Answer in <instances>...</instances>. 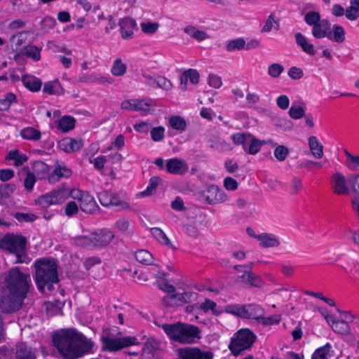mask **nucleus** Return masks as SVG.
I'll return each instance as SVG.
<instances>
[{
    "label": "nucleus",
    "mask_w": 359,
    "mask_h": 359,
    "mask_svg": "<svg viewBox=\"0 0 359 359\" xmlns=\"http://www.w3.org/2000/svg\"><path fill=\"white\" fill-rule=\"evenodd\" d=\"M14 217L20 222H32L37 219L34 214L24 212H15Z\"/></svg>",
    "instance_id": "052dcab7"
},
{
    "label": "nucleus",
    "mask_w": 359,
    "mask_h": 359,
    "mask_svg": "<svg viewBox=\"0 0 359 359\" xmlns=\"http://www.w3.org/2000/svg\"><path fill=\"white\" fill-rule=\"evenodd\" d=\"M165 128L163 126L154 127L151 130V137L154 142L161 141L164 138Z\"/></svg>",
    "instance_id": "e2e57ef3"
},
{
    "label": "nucleus",
    "mask_w": 359,
    "mask_h": 359,
    "mask_svg": "<svg viewBox=\"0 0 359 359\" xmlns=\"http://www.w3.org/2000/svg\"><path fill=\"white\" fill-rule=\"evenodd\" d=\"M16 96L13 93H7L6 97L0 98V111H6L9 109L12 102H15Z\"/></svg>",
    "instance_id": "864d4df0"
},
{
    "label": "nucleus",
    "mask_w": 359,
    "mask_h": 359,
    "mask_svg": "<svg viewBox=\"0 0 359 359\" xmlns=\"http://www.w3.org/2000/svg\"><path fill=\"white\" fill-rule=\"evenodd\" d=\"M165 273L161 271H158V273L156 274V277L159 278V280L157 281L158 286L159 289L161 290H163L165 292H169V293H173L175 291V287L170 284L165 278Z\"/></svg>",
    "instance_id": "ea45409f"
},
{
    "label": "nucleus",
    "mask_w": 359,
    "mask_h": 359,
    "mask_svg": "<svg viewBox=\"0 0 359 359\" xmlns=\"http://www.w3.org/2000/svg\"><path fill=\"white\" fill-rule=\"evenodd\" d=\"M93 235L95 248L107 246L114 238L113 231L108 229H102L93 232Z\"/></svg>",
    "instance_id": "dca6fc26"
},
{
    "label": "nucleus",
    "mask_w": 359,
    "mask_h": 359,
    "mask_svg": "<svg viewBox=\"0 0 359 359\" xmlns=\"http://www.w3.org/2000/svg\"><path fill=\"white\" fill-rule=\"evenodd\" d=\"M20 135L24 139L36 141L41 138V133L34 128L27 127L20 131Z\"/></svg>",
    "instance_id": "a19ab883"
},
{
    "label": "nucleus",
    "mask_w": 359,
    "mask_h": 359,
    "mask_svg": "<svg viewBox=\"0 0 359 359\" xmlns=\"http://www.w3.org/2000/svg\"><path fill=\"white\" fill-rule=\"evenodd\" d=\"M289 115L294 119H299L304 116L305 111L303 107L295 106L294 104L289 109Z\"/></svg>",
    "instance_id": "338daca9"
},
{
    "label": "nucleus",
    "mask_w": 359,
    "mask_h": 359,
    "mask_svg": "<svg viewBox=\"0 0 359 359\" xmlns=\"http://www.w3.org/2000/svg\"><path fill=\"white\" fill-rule=\"evenodd\" d=\"M27 32H21L17 34L13 35L10 41L12 43L13 49L14 51H21L25 49V46L27 39Z\"/></svg>",
    "instance_id": "5701e85b"
},
{
    "label": "nucleus",
    "mask_w": 359,
    "mask_h": 359,
    "mask_svg": "<svg viewBox=\"0 0 359 359\" xmlns=\"http://www.w3.org/2000/svg\"><path fill=\"white\" fill-rule=\"evenodd\" d=\"M202 198L210 205H214L224 202L227 196L218 186L211 184L201 192Z\"/></svg>",
    "instance_id": "9b49d317"
},
{
    "label": "nucleus",
    "mask_w": 359,
    "mask_h": 359,
    "mask_svg": "<svg viewBox=\"0 0 359 359\" xmlns=\"http://www.w3.org/2000/svg\"><path fill=\"white\" fill-rule=\"evenodd\" d=\"M256 336L249 329H241L236 332L229 344V348L235 356L250 349L255 341Z\"/></svg>",
    "instance_id": "423d86ee"
},
{
    "label": "nucleus",
    "mask_w": 359,
    "mask_h": 359,
    "mask_svg": "<svg viewBox=\"0 0 359 359\" xmlns=\"http://www.w3.org/2000/svg\"><path fill=\"white\" fill-rule=\"evenodd\" d=\"M320 20H322L320 19V15L316 11H309L304 15V21L309 26L313 27L320 22Z\"/></svg>",
    "instance_id": "3c124183"
},
{
    "label": "nucleus",
    "mask_w": 359,
    "mask_h": 359,
    "mask_svg": "<svg viewBox=\"0 0 359 359\" xmlns=\"http://www.w3.org/2000/svg\"><path fill=\"white\" fill-rule=\"evenodd\" d=\"M228 312L240 318L255 319L258 323L262 316H264L263 309L257 304H250L243 306L235 305L228 307Z\"/></svg>",
    "instance_id": "9d476101"
},
{
    "label": "nucleus",
    "mask_w": 359,
    "mask_h": 359,
    "mask_svg": "<svg viewBox=\"0 0 359 359\" xmlns=\"http://www.w3.org/2000/svg\"><path fill=\"white\" fill-rule=\"evenodd\" d=\"M79 201L81 210L86 213L93 214L99 210V206L94 198L87 193L81 195Z\"/></svg>",
    "instance_id": "a211bd4d"
},
{
    "label": "nucleus",
    "mask_w": 359,
    "mask_h": 359,
    "mask_svg": "<svg viewBox=\"0 0 359 359\" xmlns=\"http://www.w3.org/2000/svg\"><path fill=\"white\" fill-rule=\"evenodd\" d=\"M69 196V189L62 187L39 196L35 200V203L46 209L50 205L62 203Z\"/></svg>",
    "instance_id": "1a4fd4ad"
},
{
    "label": "nucleus",
    "mask_w": 359,
    "mask_h": 359,
    "mask_svg": "<svg viewBox=\"0 0 359 359\" xmlns=\"http://www.w3.org/2000/svg\"><path fill=\"white\" fill-rule=\"evenodd\" d=\"M344 154L346 157V167L353 171L359 170V156L351 154L347 149H344Z\"/></svg>",
    "instance_id": "4c0bfd02"
},
{
    "label": "nucleus",
    "mask_w": 359,
    "mask_h": 359,
    "mask_svg": "<svg viewBox=\"0 0 359 359\" xmlns=\"http://www.w3.org/2000/svg\"><path fill=\"white\" fill-rule=\"evenodd\" d=\"M259 241V245L264 248H277L280 245L279 238L272 233H262L255 236Z\"/></svg>",
    "instance_id": "aec40b11"
},
{
    "label": "nucleus",
    "mask_w": 359,
    "mask_h": 359,
    "mask_svg": "<svg viewBox=\"0 0 359 359\" xmlns=\"http://www.w3.org/2000/svg\"><path fill=\"white\" fill-rule=\"evenodd\" d=\"M100 340L102 343V350L110 352L117 351L137 344V338L135 337H114L107 330L103 332Z\"/></svg>",
    "instance_id": "6e6552de"
},
{
    "label": "nucleus",
    "mask_w": 359,
    "mask_h": 359,
    "mask_svg": "<svg viewBox=\"0 0 359 359\" xmlns=\"http://www.w3.org/2000/svg\"><path fill=\"white\" fill-rule=\"evenodd\" d=\"M118 25L121 27V36L124 39H130L133 35V30L136 22L130 18H125L119 20Z\"/></svg>",
    "instance_id": "4be33fe9"
},
{
    "label": "nucleus",
    "mask_w": 359,
    "mask_h": 359,
    "mask_svg": "<svg viewBox=\"0 0 359 359\" xmlns=\"http://www.w3.org/2000/svg\"><path fill=\"white\" fill-rule=\"evenodd\" d=\"M170 126L175 130L183 131L186 129L185 120L180 116H171L169 119Z\"/></svg>",
    "instance_id": "49530a36"
},
{
    "label": "nucleus",
    "mask_w": 359,
    "mask_h": 359,
    "mask_svg": "<svg viewBox=\"0 0 359 359\" xmlns=\"http://www.w3.org/2000/svg\"><path fill=\"white\" fill-rule=\"evenodd\" d=\"M161 178L157 176H154L151 177L149 180V184L146 190L141 192V195L143 196H149L152 194V192L156 189L159 182H161Z\"/></svg>",
    "instance_id": "6e6d98bb"
},
{
    "label": "nucleus",
    "mask_w": 359,
    "mask_h": 359,
    "mask_svg": "<svg viewBox=\"0 0 359 359\" xmlns=\"http://www.w3.org/2000/svg\"><path fill=\"white\" fill-rule=\"evenodd\" d=\"M151 233L153 236L161 244L166 245L170 249H176L172 244L165 233L159 228L155 227L151 229Z\"/></svg>",
    "instance_id": "7c9ffc66"
},
{
    "label": "nucleus",
    "mask_w": 359,
    "mask_h": 359,
    "mask_svg": "<svg viewBox=\"0 0 359 359\" xmlns=\"http://www.w3.org/2000/svg\"><path fill=\"white\" fill-rule=\"evenodd\" d=\"M27 239L21 235L7 233L0 241V248L16 256V263L26 262Z\"/></svg>",
    "instance_id": "39448f33"
},
{
    "label": "nucleus",
    "mask_w": 359,
    "mask_h": 359,
    "mask_svg": "<svg viewBox=\"0 0 359 359\" xmlns=\"http://www.w3.org/2000/svg\"><path fill=\"white\" fill-rule=\"evenodd\" d=\"M283 71V66L278 63H273L268 67V74L273 78L279 77Z\"/></svg>",
    "instance_id": "0e129e2a"
},
{
    "label": "nucleus",
    "mask_w": 359,
    "mask_h": 359,
    "mask_svg": "<svg viewBox=\"0 0 359 359\" xmlns=\"http://www.w3.org/2000/svg\"><path fill=\"white\" fill-rule=\"evenodd\" d=\"M160 349V342L158 341L154 338L148 339L142 348V359H154Z\"/></svg>",
    "instance_id": "6ab92c4d"
},
{
    "label": "nucleus",
    "mask_w": 359,
    "mask_h": 359,
    "mask_svg": "<svg viewBox=\"0 0 359 359\" xmlns=\"http://www.w3.org/2000/svg\"><path fill=\"white\" fill-rule=\"evenodd\" d=\"M35 281L39 291L45 292L53 289L59 281L57 266L53 259L40 258L34 262Z\"/></svg>",
    "instance_id": "f03ea898"
},
{
    "label": "nucleus",
    "mask_w": 359,
    "mask_h": 359,
    "mask_svg": "<svg viewBox=\"0 0 359 359\" xmlns=\"http://www.w3.org/2000/svg\"><path fill=\"white\" fill-rule=\"evenodd\" d=\"M26 297L10 293L7 299L2 300L1 307L6 313L16 312L22 307L23 301Z\"/></svg>",
    "instance_id": "ddd939ff"
},
{
    "label": "nucleus",
    "mask_w": 359,
    "mask_h": 359,
    "mask_svg": "<svg viewBox=\"0 0 359 359\" xmlns=\"http://www.w3.org/2000/svg\"><path fill=\"white\" fill-rule=\"evenodd\" d=\"M6 283L11 294L24 297H27L32 286L30 276L21 272L17 268L9 271Z\"/></svg>",
    "instance_id": "20e7f679"
},
{
    "label": "nucleus",
    "mask_w": 359,
    "mask_h": 359,
    "mask_svg": "<svg viewBox=\"0 0 359 359\" xmlns=\"http://www.w3.org/2000/svg\"><path fill=\"white\" fill-rule=\"evenodd\" d=\"M53 343L65 359H76L91 351L93 343L74 329L62 330L53 337Z\"/></svg>",
    "instance_id": "f257e3e1"
},
{
    "label": "nucleus",
    "mask_w": 359,
    "mask_h": 359,
    "mask_svg": "<svg viewBox=\"0 0 359 359\" xmlns=\"http://www.w3.org/2000/svg\"><path fill=\"white\" fill-rule=\"evenodd\" d=\"M175 298H177L178 306H182L190 301V299L195 295L192 292H185L183 293H176Z\"/></svg>",
    "instance_id": "680f3d73"
},
{
    "label": "nucleus",
    "mask_w": 359,
    "mask_h": 359,
    "mask_svg": "<svg viewBox=\"0 0 359 359\" xmlns=\"http://www.w3.org/2000/svg\"><path fill=\"white\" fill-rule=\"evenodd\" d=\"M245 41L243 38H238L230 41L226 46V49L229 52L241 50L245 48Z\"/></svg>",
    "instance_id": "09e8293b"
},
{
    "label": "nucleus",
    "mask_w": 359,
    "mask_h": 359,
    "mask_svg": "<svg viewBox=\"0 0 359 359\" xmlns=\"http://www.w3.org/2000/svg\"><path fill=\"white\" fill-rule=\"evenodd\" d=\"M140 27L142 28V32L146 34H154L159 27V24L158 22H142L140 24Z\"/></svg>",
    "instance_id": "4d7b16f0"
},
{
    "label": "nucleus",
    "mask_w": 359,
    "mask_h": 359,
    "mask_svg": "<svg viewBox=\"0 0 359 359\" xmlns=\"http://www.w3.org/2000/svg\"><path fill=\"white\" fill-rule=\"evenodd\" d=\"M145 78L149 79L150 80H153L154 83L157 84V86L165 90H169L172 88L171 82L163 76H158L156 79H153L149 76L144 75Z\"/></svg>",
    "instance_id": "bf43d9fd"
},
{
    "label": "nucleus",
    "mask_w": 359,
    "mask_h": 359,
    "mask_svg": "<svg viewBox=\"0 0 359 359\" xmlns=\"http://www.w3.org/2000/svg\"><path fill=\"white\" fill-rule=\"evenodd\" d=\"M111 72L114 76H121L126 72V65L120 58H118L114 62Z\"/></svg>",
    "instance_id": "8fccbe9b"
},
{
    "label": "nucleus",
    "mask_w": 359,
    "mask_h": 359,
    "mask_svg": "<svg viewBox=\"0 0 359 359\" xmlns=\"http://www.w3.org/2000/svg\"><path fill=\"white\" fill-rule=\"evenodd\" d=\"M43 91L49 95H62L65 93V90L58 80L46 83Z\"/></svg>",
    "instance_id": "c85d7f7f"
},
{
    "label": "nucleus",
    "mask_w": 359,
    "mask_h": 359,
    "mask_svg": "<svg viewBox=\"0 0 359 359\" xmlns=\"http://www.w3.org/2000/svg\"><path fill=\"white\" fill-rule=\"evenodd\" d=\"M295 39L297 45L302 48V49L311 55H314L316 52L313 48V46L307 41L306 38L300 32L295 34Z\"/></svg>",
    "instance_id": "c756f323"
},
{
    "label": "nucleus",
    "mask_w": 359,
    "mask_h": 359,
    "mask_svg": "<svg viewBox=\"0 0 359 359\" xmlns=\"http://www.w3.org/2000/svg\"><path fill=\"white\" fill-rule=\"evenodd\" d=\"M41 48H39L34 45L27 46L25 49L20 52L21 54L32 58L34 61L41 60Z\"/></svg>",
    "instance_id": "58836bf2"
},
{
    "label": "nucleus",
    "mask_w": 359,
    "mask_h": 359,
    "mask_svg": "<svg viewBox=\"0 0 359 359\" xmlns=\"http://www.w3.org/2000/svg\"><path fill=\"white\" fill-rule=\"evenodd\" d=\"M210 147L221 151L232 150V147L229 142L219 138L217 139L215 141H212Z\"/></svg>",
    "instance_id": "603ef678"
},
{
    "label": "nucleus",
    "mask_w": 359,
    "mask_h": 359,
    "mask_svg": "<svg viewBox=\"0 0 359 359\" xmlns=\"http://www.w3.org/2000/svg\"><path fill=\"white\" fill-rule=\"evenodd\" d=\"M280 320L281 316L279 314H275L266 318L264 317V316H262L259 323L264 326H269L278 324Z\"/></svg>",
    "instance_id": "5fc2aeb1"
},
{
    "label": "nucleus",
    "mask_w": 359,
    "mask_h": 359,
    "mask_svg": "<svg viewBox=\"0 0 359 359\" xmlns=\"http://www.w3.org/2000/svg\"><path fill=\"white\" fill-rule=\"evenodd\" d=\"M33 170L40 178H43L48 173L50 167L41 161H36L34 163Z\"/></svg>",
    "instance_id": "de8ad7c7"
},
{
    "label": "nucleus",
    "mask_w": 359,
    "mask_h": 359,
    "mask_svg": "<svg viewBox=\"0 0 359 359\" xmlns=\"http://www.w3.org/2000/svg\"><path fill=\"white\" fill-rule=\"evenodd\" d=\"M83 146L82 140H76L70 137L62 139L59 142L60 148L65 152H74L81 149Z\"/></svg>",
    "instance_id": "412c9836"
},
{
    "label": "nucleus",
    "mask_w": 359,
    "mask_h": 359,
    "mask_svg": "<svg viewBox=\"0 0 359 359\" xmlns=\"http://www.w3.org/2000/svg\"><path fill=\"white\" fill-rule=\"evenodd\" d=\"M332 189L334 194L347 195L349 193L348 180L341 172H335L331 177Z\"/></svg>",
    "instance_id": "4468645a"
},
{
    "label": "nucleus",
    "mask_w": 359,
    "mask_h": 359,
    "mask_svg": "<svg viewBox=\"0 0 359 359\" xmlns=\"http://www.w3.org/2000/svg\"><path fill=\"white\" fill-rule=\"evenodd\" d=\"M334 41L341 43L345 41V31L342 26L334 25L332 32V39Z\"/></svg>",
    "instance_id": "a18cd8bd"
},
{
    "label": "nucleus",
    "mask_w": 359,
    "mask_h": 359,
    "mask_svg": "<svg viewBox=\"0 0 359 359\" xmlns=\"http://www.w3.org/2000/svg\"><path fill=\"white\" fill-rule=\"evenodd\" d=\"M333 357L334 350L329 343L318 348L312 355V359H331Z\"/></svg>",
    "instance_id": "bb28decb"
},
{
    "label": "nucleus",
    "mask_w": 359,
    "mask_h": 359,
    "mask_svg": "<svg viewBox=\"0 0 359 359\" xmlns=\"http://www.w3.org/2000/svg\"><path fill=\"white\" fill-rule=\"evenodd\" d=\"M161 327L170 339L181 344H193L196 339H201V330L194 325L178 322L165 323Z\"/></svg>",
    "instance_id": "7ed1b4c3"
},
{
    "label": "nucleus",
    "mask_w": 359,
    "mask_h": 359,
    "mask_svg": "<svg viewBox=\"0 0 359 359\" xmlns=\"http://www.w3.org/2000/svg\"><path fill=\"white\" fill-rule=\"evenodd\" d=\"M238 278L243 283L252 286L260 287L262 285L261 278L251 272H244V273Z\"/></svg>",
    "instance_id": "c9c22d12"
},
{
    "label": "nucleus",
    "mask_w": 359,
    "mask_h": 359,
    "mask_svg": "<svg viewBox=\"0 0 359 359\" xmlns=\"http://www.w3.org/2000/svg\"><path fill=\"white\" fill-rule=\"evenodd\" d=\"M36 182V177L34 173L28 172L24 181V186L27 191H32Z\"/></svg>",
    "instance_id": "774afa93"
},
{
    "label": "nucleus",
    "mask_w": 359,
    "mask_h": 359,
    "mask_svg": "<svg viewBox=\"0 0 359 359\" xmlns=\"http://www.w3.org/2000/svg\"><path fill=\"white\" fill-rule=\"evenodd\" d=\"M77 245L90 249L95 248L93 232L88 235L79 236L75 239Z\"/></svg>",
    "instance_id": "72a5a7b5"
},
{
    "label": "nucleus",
    "mask_w": 359,
    "mask_h": 359,
    "mask_svg": "<svg viewBox=\"0 0 359 359\" xmlns=\"http://www.w3.org/2000/svg\"><path fill=\"white\" fill-rule=\"evenodd\" d=\"M309 147L312 155L317 158H321L323 156V145L321 144L316 136H310L309 137Z\"/></svg>",
    "instance_id": "a878e982"
},
{
    "label": "nucleus",
    "mask_w": 359,
    "mask_h": 359,
    "mask_svg": "<svg viewBox=\"0 0 359 359\" xmlns=\"http://www.w3.org/2000/svg\"><path fill=\"white\" fill-rule=\"evenodd\" d=\"M289 154V149L283 145H278L274 150V156L279 161H283Z\"/></svg>",
    "instance_id": "13d9d810"
},
{
    "label": "nucleus",
    "mask_w": 359,
    "mask_h": 359,
    "mask_svg": "<svg viewBox=\"0 0 359 359\" xmlns=\"http://www.w3.org/2000/svg\"><path fill=\"white\" fill-rule=\"evenodd\" d=\"M231 140L235 144L242 145L243 150L251 155L257 154L263 145L273 144L271 140H259L249 133H236L232 135Z\"/></svg>",
    "instance_id": "0eeeda50"
},
{
    "label": "nucleus",
    "mask_w": 359,
    "mask_h": 359,
    "mask_svg": "<svg viewBox=\"0 0 359 359\" xmlns=\"http://www.w3.org/2000/svg\"><path fill=\"white\" fill-rule=\"evenodd\" d=\"M331 327L334 332L340 334H348L351 332L348 322L346 320H337L331 325Z\"/></svg>",
    "instance_id": "79ce46f5"
},
{
    "label": "nucleus",
    "mask_w": 359,
    "mask_h": 359,
    "mask_svg": "<svg viewBox=\"0 0 359 359\" xmlns=\"http://www.w3.org/2000/svg\"><path fill=\"white\" fill-rule=\"evenodd\" d=\"M22 81L24 86L32 92L39 91L42 86L41 81L32 75H24L22 78Z\"/></svg>",
    "instance_id": "393cba45"
},
{
    "label": "nucleus",
    "mask_w": 359,
    "mask_h": 359,
    "mask_svg": "<svg viewBox=\"0 0 359 359\" xmlns=\"http://www.w3.org/2000/svg\"><path fill=\"white\" fill-rule=\"evenodd\" d=\"M184 31L186 34L197 41H201L209 38V35L205 32L199 30L194 26H187Z\"/></svg>",
    "instance_id": "2f4dec72"
},
{
    "label": "nucleus",
    "mask_w": 359,
    "mask_h": 359,
    "mask_svg": "<svg viewBox=\"0 0 359 359\" xmlns=\"http://www.w3.org/2000/svg\"><path fill=\"white\" fill-rule=\"evenodd\" d=\"M136 260L144 265H153L154 257L152 255L146 250H140L135 252Z\"/></svg>",
    "instance_id": "f704fd0d"
},
{
    "label": "nucleus",
    "mask_w": 359,
    "mask_h": 359,
    "mask_svg": "<svg viewBox=\"0 0 359 359\" xmlns=\"http://www.w3.org/2000/svg\"><path fill=\"white\" fill-rule=\"evenodd\" d=\"M179 357L182 359H212L211 351H203L196 347H186L178 349Z\"/></svg>",
    "instance_id": "f8f14e48"
},
{
    "label": "nucleus",
    "mask_w": 359,
    "mask_h": 359,
    "mask_svg": "<svg viewBox=\"0 0 359 359\" xmlns=\"http://www.w3.org/2000/svg\"><path fill=\"white\" fill-rule=\"evenodd\" d=\"M28 158L26 154H20L19 150L14 149L10 151L6 156V160H13L15 166L22 165L27 161Z\"/></svg>",
    "instance_id": "473e14b6"
},
{
    "label": "nucleus",
    "mask_w": 359,
    "mask_h": 359,
    "mask_svg": "<svg viewBox=\"0 0 359 359\" xmlns=\"http://www.w3.org/2000/svg\"><path fill=\"white\" fill-rule=\"evenodd\" d=\"M80 82H91L98 83L100 84L111 83L114 80L112 78L100 74L90 75L89 76L82 77L79 79Z\"/></svg>",
    "instance_id": "e433bc0d"
},
{
    "label": "nucleus",
    "mask_w": 359,
    "mask_h": 359,
    "mask_svg": "<svg viewBox=\"0 0 359 359\" xmlns=\"http://www.w3.org/2000/svg\"><path fill=\"white\" fill-rule=\"evenodd\" d=\"M98 198L100 203L103 206L109 207L111 198H113V192L107 191L100 192L98 195Z\"/></svg>",
    "instance_id": "69168bd1"
},
{
    "label": "nucleus",
    "mask_w": 359,
    "mask_h": 359,
    "mask_svg": "<svg viewBox=\"0 0 359 359\" xmlns=\"http://www.w3.org/2000/svg\"><path fill=\"white\" fill-rule=\"evenodd\" d=\"M75 119L70 116H63L58 122V128L63 132H68L75 126Z\"/></svg>",
    "instance_id": "37998d69"
},
{
    "label": "nucleus",
    "mask_w": 359,
    "mask_h": 359,
    "mask_svg": "<svg viewBox=\"0 0 359 359\" xmlns=\"http://www.w3.org/2000/svg\"><path fill=\"white\" fill-rule=\"evenodd\" d=\"M72 175L70 169L66 167L57 166L55 168L53 172L48 176V182L50 183H55L61 177H68Z\"/></svg>",
    "instance_id": "cd10ccee"
},
{
    "label": "nucleus",
    "mask_w": 359,
    "mask_h": 359,
    "mask_svg": "<svg viewBox=\"0 0 359 359\" xmlns=\"http://www.w3.org/2000/svg\"><path fill=\"white\" fill-rule=\"evenodd\" d=\"M165 168L168 172L178 175H184L189 169L184 161L177 158L167 160Z\"/></svg>",
    "instance_id": "2eb2a0df"
},
{
    "label": "nucleus",
    "mask_w": 359,
    "mask_h": 359,
    "mask_svg": "<svg viewBox=\"0 0 359 359\" xmlns=\"http://www.w3.org/2000/svg\"><path fill=\"white\" fill-rule=\"evenodd\" d=\"M16 359H35L36 351L29 347L24 343L16 346L15 350Z\"/></svg>",
    "instance_id": "b1692460"
},
{
    "label": "nucleus",
    "mask_w": 359,
    "mask_h": 359,
    "mask_svg": "<svg viewBox=\"0 0 359 359\" xmlns=\"http://www.w3.org/2000/svg\"><path fill=\"white\" fill-rule=\"evenodd\" d=\"M133 102V111H139L142 115H146L150 113L151 106L150 103L139 99H135Z\"/></svg>",
    "instance_id": "c03bdc74"
},
{
    "label": "nucleus",
    "mask_w": 359,
    "mask_h": 359,
    "mask_svg": "<svg viewBox=\"0 0 359 359\" xmlns=\"http://www.w3.org/2000/svg\"><path fill=\"white\" fill-rule=\"evenodd\" d=\"M312 35L316 39L327 37L329 39H332V29L330 22L324 19L313 26Z\"/></svg>",
    "instance_id": "f3484780"
}]
</instances>
